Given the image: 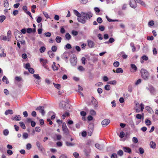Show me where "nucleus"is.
<instances>
[{"instance_id": "obj_1", "label": "nucleus", "mask_w": 158, "mask_h": 158, "mask_svg": "<svg viewBox=\"0 0 158 158\" xmlns=\"http://www.w3.org/2000/svg\"><path fill=\"white\" fill-rule=\"evenodd\" d=\"M140 73L142 77L144 80H147L148 79L149 74L146 70L142 69L140 70Z\"/></svg>"}, {"instance_id": "obj_2", "label": "nucleus", "mask_w": 158, "mask_h": 158, "mask_svg": "<svg viewBox=\"0 0 158 158\" xmlns=\"http://www.w3.org/2000/svg\"><path fill=\"white\" fill-rule=\"evenodd\" d=\"M15 37L18 41H20V40H22L23 36L22 33L18 30H16L15 32Z\"/></svg>"}, {"instance_id": "obj_3", "label": "nucleus", "mask_w": 158, "mask_h": 158, "mask_svg": "<svg viewBox=\"0 0 158 158\" xmlns=\"http://www.w3.org/2000/svg\"><path fill=\"white\" fill-rule=\"evenodd\" d=\"M94 125L93 123H90L88 126V134L89 136L91 135L94 131Z\"/></svg>"}, {"instance_id": "obj_4", "label": "nucleus", "mask_w": 158, "mask_h": 158, "mask_svg": "<svg viewBox=\"0 0 158 158\" xmlns=\"http://www.w3.org/2000/svg\"><path fill=\"white\" fill-rule=\"evenodd\" d=\"M81 15L83 18L85 19H90L92 17L93 15L92 13L89 12L87 13L82 12Z\"/></svg>"}, {"instance_id": "obj_5", "label": "nucleus", "mask_w": 158, "mask_h": 158, "mask_svg": "<svg viewBox=\"0 0 158 158\" xmlns=\"http://www.w3.org/2000/svg\"><path fill=\"white\" fill-rule=\"evenodd\" d=\"M62 128L64 134L66 135L69 134V130L65 123H63Z\"/></svg>"}, {"instance_id": "obj_6", "label": "nucleus", "mask_w": 158, "mask_h": 158, "mask_svg": "<svg viewBox=\"0 0 158 158\" xmlns=\"http://www.w3.org/2000/svg\"><path fill=\"white\" fill-rule=\"evenodd\" d=\"M36 110H38L40 112L43 116L44 115L45 113L44 111V107L42 106H39L36 108Z\"/></svg>"}, {"instance_id": "obj_7", "label": "nucleus", "mask_w": 158, "mask_h": 158, "mask_svg": "<svg viewBox=\"0 0 158 158\" xmlns=\"http://www.w3.org/2000/svg\"><path fill=\"white\" fill-rule=\"evenodd\" d=\"M146 89L149 91L150 93L154 94L155 92V89L154 88L152 85H149L148 87H146Z\"/></svg>"}, {"instance_id": "obj_8", "label": "nucleus", "mask_w": 158, "mask_h": 158, "mask_svg": "<svg viewBox=\"0 0 158 158\" xmlns=\"http://www.w3.org/2000/svg\"><path fill=\"white\" fill-rule=\"evenodd\" d=\"M91 100L92 104L94 106V107L96 108L98 106V102L93 97H91Z\"/></svg>"}, {"instance_id": "obj_9", "label": "nucleus", "mask_w": 158, "mask_h": 158, "mask_svg": "<svg viewBox=\"0 0 158 158\" xmlns=\"http://www.w3.org/2000/svg\"><path fill=\"white\" fill-rule=\"evenodd\" d=\"M136 0H130V5L131 7L133 8H135L137 7Z\"/></svg>"}, {"instance_id": "obj_10", "label": "nucleus", "mask_w": 158, "mask_h": 158, "mask_svg": "<svg viewBox=\"0 0 158 158\" xmlns=\"http://www.w3.org/2000/svg\"><path fill=\"white\" fill-rule=\"evenodd\" d=\"M110 121L108 119H105L103 120L101 123L103 127H105L107 126L110 123Z\"/></svg>"}, {"instance_id": "obj_11", "label": "nucleus", "mask_w": 158, "mask_h": 158, "mask_svg": "<svg viewBox=\"0 0 158 158\" xmlns=\"http://www.w3.org/2000/svg\"><path fill=\"white\" fill-rule=\"evenodd\" d=\"M87 42L88 43V46L89 48H93L94 47L95 44L93 41L90 40H87Z\"/></svg>"}, {"instance_id": "obj_12", "label": "nucleus", "mask_w": 158, "mask_h": 158, "mask_svg": "<svg viewBox=\"0 0 158 158\" xmlns=\"http://www.w3.org/2000/svg\"><path fill=\"white\" fill-rule=\"evenodd\" d=\"M70 62L72 66H75L76 64L77 60V58L75 57L70 58Z\"/></svg>"}, {"instance_id": "obj_13", "label": "nucleus", "mask_w": 158, "mask_h": 158, "mask_svg": "<svg viewBox=\"0 0 158 158\" xmlns=\"http://www.w3.org/2000/svg\"><path fill=\"white\" fill-rule=\"evenodd\" d=\"M131 69H130V71L132 73H135L137 71V68L136 66L133 64H131Z\"/></svg>"}, {"instance_id": "obj_14", "label": "nucleus", "mask_w": 158, "mask_h": 158, "mask_svg": "<svg viewBox=\"0 0 158 158\" xmlns=\"http://www.w3.org/2000/svg\"><path fill=\"white\" fill-rule=\"evenodd\" d=\"M67 104V103H66L65 102L62 101L61 102L60 104V107L61 108L65 109V106H66Z\"/></svg>"}, {"instance_id": "obj_15", "label": "nucleus", "mask_w": 158, "mask_h": 158, "mask_svg": "<svg viewBox=\"0 0 158 158\" xmlns=\"http://www.w3.org/2000/svg\"><path fill=\"white\" fill-rule=\"evenodd\" d=\"M12 120L15 121H19L21 120V118L19 115H17L15 117H13L11 118Z\"/></svg>"}, {"instance_id": "obj_16", "label": "nucleus", "mask_w": 158, "mask_h": 158, "mask_svg": "<svg viewBox=\"0 0 158 158\" xmlns=\"http://www.w3.org/2000/svg\"><path fill=\"white\" fill-rule=\"evenodd\" d=\"M123 149L124 151V152H126L131 153V149L128 147H123Z\"/></svg>"}, {"instance_id": "obj_17", "label": "nucleus", "mask_w": 158, "mask_h": 158, "mask_svg": "<svg viewBox=\"0 0 158 158\" xmlns=\"http://www.w3.org/2000/svg\"><path fill=\"white\" fill-rule=\"evenodd\" d=\"M78 21L82 23H85V20L84 19L83 17L82 16V17H78L77 18Z\"/></svg>"}, {"instance_id": "obj_18", "label": "nucleus", "mask_w": 158, "mask_h": 158, "mask_svg": "<svg viewBox=\"0 0 158 158\" xmlns=\"http://www.w3.org/2000/svg\"><path fill=\"white\" fill-rule=\"evenodd\" d=\"M67 54L68 53L67 52H65L61 56V58L65 60L66 61L68 59Z\"/></svg>"}, {"instance_id": "obj_19", "label": "nucleus", "mask_w": 158, "mask_h": 158, "mask_svg": "<svg viewBox=\"0 0 158 158\" xmlns=\"http://www.w3.org/2000/svg\"><path fill=\"white\" fill-rule=\"evenodd\" d=\"M136 2L137 3L140 4L143 6L144 7H146V5L144 2L142 1L141 0H136Z\"/></svg>"}, {"instance_id": "obj_20", "label": "nucleus", "mask_w": 158, "mask_h": 158, "mask_svg": "<svg viewBox=\"0 0 158 158\" xmlns=\"http://www.w3.org/2000/svg\"><path fill=\"white\" fill-rule=\"evenodd\" d=\"M95 146L99 150H102L103 148V145H101L99 143H96L95 144Z\"/></svg>"}, {"instance_id": "obj_21", "label": "nucleus", "mask_w": 158, "mask_h": 158, "mask_svg": "<svg viewBox=\"0 0 158 158\" xmlns=\"http://www.w3.org/2000/svg\"><path fill=\"white\" fill-rule=\"evenodd\" d=\"M52 52H53L51 51H49L48 52V53L49 55V57L51 58H53L55 56L54 53Z\"/></svg>"}, {"instance_id": "obj_22", "label": "nucleus", "mask_w": 158, "mask_h": 158, "mask_svg": "<svg viewBox=\"0 0 158 158\" xmlns=\"http://www.w3.org/2000/svg\"><path fill=\"white\" fill-rule=\"evenodd\" d=\"M65 143L66 146L68 147L73 146L75 145L74 143L69 142L68 141L65 142Z\"/></svg>"}, {"instance_id": "obj_23", "label": "nucleus", "mask_w": 158, "mask_h": 158, "mask_svg": "<svg viewBox=\"0 0 158 158\" xmlns=\"http://www.w3.org/2000/svg\"><path fill=\"white\" fill-rule=\"evenodd\" d=\"M13 113V110H6L5 113V114L6 115H7L8 114H12Z\"/></svg>"}, {"instance_id": "obj_24", "label": "nucleus", "mask_w": 158, "mask_h": 158, "mask_svg": "<svg viewBox=\"0 0 158 158\" xmlns=\"http://www.w3.org/2000/svg\"><path fill=\"white\" fill-rule=\"evenodd\" d=\"M150 147L152 148L155 149L156 148V144L153 141H151L150 142Z\"/></svg>"}, {"instance_id": "obj_25", "label": "nucleus", "mask_w": 158, "mask_h": 158, "mask_svg": "<svg viewBox=\"0 0 158 158\" xmlns=\"http://www.w3.org/2000/svg\"><path fill=\"white\" fill-rule=\"evenodd\" d=\"M52 68L54 71L57 70L58 69V67L56 66V63L54 62H53V64L52 65Z\"/></svg>"}, {"instance_id": "obj_26", "label": "nucleus", "mask_w": 158, "mask_h": 158, "mask_svg": "<svg viewBox=\"0 0 158 158\" xmlns=\"http://www.w3.org/2000/svg\"><path fill=\"white\" fill-rule=\"evenodd\" d=\"M123 72V69L120 68H117L116 70V72L117 73H122Z\"/></svg>"}, {"instance_id": "obj_27", "label": "nucleus", "mask_w": 158, "mask_h": 158, "mask_svg": "<svg viewBox=\"0 0 158 158\" xmlns=\"http://www.w3.org/2000/svg\"><path fill=\"white\" fill-rule=\"evenodd\" d=\"M15 80L18 82L23 81V79L20 77L16 76L15 78Z\"/></svg>"}, {"instance_id": "obj_28", "label": "nucleus", "mask_w": 158, "mask_h": 158, "mask_svg": "<svg viewBox=\"0 0 158 158\" xmlns=\"http://www.w3.org/2000/svg\"><path fill=\"white\" fill-rule=\"evenodd\" d=\"M62 38L60 36H57L56 38V41L57 43H60L61 42Z\"/></svg>"}, {"instance_id": "obj_29", "label": "nucleus", "mask_w": 158, "mask_h": 158, "mask_svg": "<svg viewBox=\"0 0 158 158\" xmlns=\"http://www.w3.org/2000/svg\"><path fill=\"white\" fill-rule=\"evenodd\" d=\"M4 5L5 7H8L9 6V2L8 0H5L4 1Z\"/></svg>"}, {"instance_id": "obj_30", "label": "nucleus", "mask_w": 158, "mask_h": 158, "mask_svg": "<svg viewBox=\"0 0 158 158\" xmlns=\"http://www.w3.org/2000/svg\"><path fill=\"white\" fill-rule=\"evenodd\" d=\"M143 117V114H137L136 115V118L138 119H141Z\"/></svg>"}, {"instance_id": "obj_31", "label": "nucleus", "mask_w": 158, "mask_h": 158, "mask_svg": "<svg viewBox=\"0 0 158 158\" xmlns=\"http://www.w3.org/2000/svg\"><path fill=\"white\" fill-rule=\"evenodd\" d=\"M117 83V82L115 80H113L109 81L107 82V83L109 84L115 85Z\"/></svg>"}, {"instance_id": "obj_32", "label": "nucleus", "mask_w": 158, "mask_h": 158, "mask_svg": "<svg viewBox=\"0 0 158 158\" xmlns=\"http://www.w3.org/2000/svg\"><path fill=\"white\" fill-rule=\"evenodd\" d=\"M122 55V56L123 59H126L127 57V55L125 54V53L123 52H121Z\"/></svg>"}, {"instance_id": "obj_33", "label": "nucleus", "mask_w": 158, "mask_h": 158, "mask_svg": "<svg viewBox=\"0 0 158 158\" xmlns=\"http://www.w3.org/2000/svg\"><path fill=\"white\" fill-rule=\"evenodd\" d=\"M19 124L21 127L23 129H26V127L24 123L22 122H19Z\"/></svg>"}, {"instance_id": "obj_34", "label": "nucleus", "mask_w": 158, "mask_h": 158, "mask_svg": "<svg viewBox=\"0 0 158 158\" xmlns=\"http://www.w3.org/2000/svg\"><path fill=\"white\" fill-rule=\"evenodd\" d=\"M2 81L3 82H5L6 84H8L9 83V81L8 80V79L6 76H4Z\"/></svg>"}, {"instance_id": "obj_35", "label": "nucleus", "mask_w": 158, "mask_h": 158, "mask_svg": "<svg viewBox=\"0 0 158 158\" xmlns=\"http://www.w3.org/2000/svg\"><path fill=\"white\" fill-rule=\"evenodd\" d=\"M130 46L132 48V51L133 52H134L135 50V48L134 46V44L133 43H130Z\"/></svg>"}, {"instance_id": "obj_36", "label": "nucleus", "mask_w": 158, "mask_h": 158, "mask_svg": "<svg viewBox=\"0 0 158 158\" xmlns=\"http://www.w3.org/2000/svg\"><path fill=\"white\" fill-rule=\"evenodd\" d=\"M6 17L4 15H2L0 16V22L2 23L6 19Z\"/></svg>"}, {"instance_id": "obj_37", "label": "nucleus", "mask_w": 158, "mask_h": 158, "mask_svg": "<svg viewBox=\"0 0 158 158\" xmlns=\"http://www.w3.org/2000/svg\"><path fill=\"white\" fill-rule=\"evenodd\" d=\"M65 38L67 40H69L71 39V36L69 33H67L65 35Z\"/></svg>"}, {"instance_id": "obj_38", "label": "nucleus", "mask_w": 158, "mask_h": 158, "mask_svg": "<svg viewBox=\"0 0 158 158\" xmlns=\"http://www.w3.org/2000/svg\"><path fill=\"white\" fill-rule=\"evenodd\" d=\"M145 123L147 125L149 126L151 124L152 122L150 120L147 119L145 120Z\"/></svg>"}, {"instance_id": "obj_39", "label": "nucleus", "mask_w": 158, "mask_h": 158, "mask_svg": "<svg viewBox=\"0 0 158 158\" xmlns=\"http://www.w3.org/2000/svg\"><path fill=\"white\" fill-rule=\"evenodd\" d=\"M73 11L74 14L78 17H80L81 16V15L80 14L77 10H74Z\"/></svg>"}, {"instance_id": "obj_40", "label": "nucleus", "mask_w": 158, "mask_h": 158, "mask_svg": "<svg viewBox=\"0 0 158 158\" xmlns=\"http://www.w3.org/2000/svg\"><path fill=\"white\" fill-rule=\"evenodd\" d=\"M106 18L107 19V20L110 22L118 21V20L117 19L112 20L109 18L107 16H106Z\"/></svg>"}, {"instance_id": "obj_41", "label": "nucleus", "mask_w": 158, "mask_h": 158, "mask_svg": "<svg viewBox=\"0 0 158 158\" xmlns=\"http://www.w3.org/2000/svg\"><path fill=\"white\" fill-rule=\"evenodd\" d=\"M46 48L44 47H41L40 49V51L41 53H42L44 52Z\"/></svg>"}, {"instance_id": "obj_42", "label": "nucleus", "mask_w": 158, "mask_h": 158, "mask_svg": "<svg viewBox=\"0 0 158 158\" xmlns=\"http://www.w3.org/2000/svg\"><path fill=\"white\" fill-rule=\"evenodd\" d=\"M52 51L53 52H56L57 50V48L56 46H53L51 48Z\"/></svg>"}, {"instance_id": "obj_43", "label": "nucleus", "mask_w": 158, "mask_h": 158, "mask_svg": "<svg viewBox=\"0 0 158 158\" xmlns=\"http://www.w3.org/2000/svg\"><path fill=\"white\" fill-rule=\"evenodd\" d=\"M71 34L74 36H76L78 34V32L77 31L73 30L72 31Z\"/></svg>"}, {"instance_id": "obj_44", "label": "nucleus", "mask_w": 158, "mask_h": 158, "mask_svg": "<svg viewBox=\"0 0 158 158\" xmlns=\"http://www.w3.org/2000/svg\"><path fill=\"white\" fill-rule=\"evenodd\" d=\"M28 135L27 133L26 132L23 133V139H27L28 138Z\"/></svg>"}, {"instance_id": "obj_45", "label": "nucleus", "mask_w": 158, "mask_h": 158, "mask_svg": "<svg viewBox=\"0 0 158 158\" xmlns=\"http://www.w3.org/2000/svg\"><path fill=\"white\" fill-rule=\"evenodd\" d=\"M119 63L118 61L114 62L113 63V65L115 67H117L119 66Z\"/></svg>"}, {"instance_id": "obj_46", "label": "nucleus", "mask_w": 158, "mask_h": 158, "mask_svg": "<svg viewBox=\"0 0 158 158\" xmlns=\"http://www.w3.org/2000/svg\"><path fill=\"white\" fill-rule=\"evenodd\" d=\"M36 145L39 149L40 148H41L42 147H43L41 145V143L39 141H37L36 142Z\"/></svg>"}, {"instance_id": "obj_47", "label": "nucleus", "mask_w": 158, "mask_h": 158, "mask_svg": "<svg viewBox=\"0 0 158 158\" xmlns=\"http://www.w3.org/2000/svg\"><path fill=\"white\" fill-rule=\"evenodd\" d=\"M29 72L33 74L34 73L35 71L32 68H30L28 69Z\"/></svg>"}, {"instance_id": "obj_48", "label": "nucleus", "mask_w": 158, "mask_h": 158, "mask_svg": "<svg viewBox=\"0 0 158 158\" xmlns=\"http://www.w3.org/2000/svg\"><path fill=\"white\" fill-rule=\"evenodd\" d=\"M72 48V47L70 44H67L65 46L64 49H70Z\"/></svg>"}, {"instance_id": "obj_49", "label": "nucleus", "mask_w": 158, "mask_h": 158, "mask_svg": "<svg viewBox=\"0 0 158 158\" xmlns=\"http://www.w3.org/2000/svg\"><path fill=\"white\" fill-rule=\"evenodd\" d=\"M133 142L134 143H137L138 142L137 138L136 137H134L132 139Z\"/></svg>"}, {"instance_id": "obj_50", "label": "nucleus", "mask_w": 158, "mask_h": 158, "mask_svg": "<svg viewBox=\"0 0 158 158\" xmlns=\"http://www.w3.org/2000/svg\"><path fill=\"white\" fill-rule=\"evenodd\" d=\"M3 134L6 136L7 135L9 134V131L7 129H5L3 131Z\"/></svg>"}, {"instance_id": "obj_51", "label": "nucleus", "mask_w": 158, "mask_h": 158, "mask_svg": "<svg viewBox=\"0 0 158 158\" xmlns=\"http://www.w3.org/2000/svg\"><path fill=\"white\" fill-rule=\"evenodd\" d=\"M97 22L99 23H101L102 22V20L101 17H98L97 19Z\"/></svg>"}, {"instance_id": "obj_52", "label": "nucleus", "mask_w": 158, "mask_h": 158, "mask_svg": "<svg viewBox=\"0 0 158 158\" xmlns=\"http://www.w3.org/2000/svg\"><path fill=\"white\" fill-rule=\"evenodd\" d=\"M110 86L109 85H106L105 86V89L108 91L110 89Z\"/></svg>"}, {"instance_id": "obj_53", "label": "nucleus", "mask_w": 158, "mask_h": 158, "mask_svg": "<svg viewBox=\"0 0 158 158\" xmlns=\"http://www.w3.org/2000/svg\"><path fill=\"white\" fill-rule=\"evenodd\" d=\"M2 54H0V57H5L6 56V55L5 53H4V50L3 49H2Z\"/></svg>"}, {"instance_id": "obj_54", "label": "nucleus", "mask_w": 158, "mask_h": 158, "mask_svg": "<svg viewBox=\"0 0 158 158\" xmlns=\"http://www.w3.org/2000/svg\"><path fill=\"white\" fill-rule=\"evenodd\" d=\"M31 144L30 143H27L26 145V148L27 150H29L31 148Z\"/></svg>"}, {"instance_id": "obj_55", "label": "nucleus", "mask_w": 158, "mask_h": 158, "mask_svg": "<svg viewBox=\"0 0 158 158\" xmlns=\"http://www.w3.org/2000/svg\"><path fill=\"white\" fill-rule=\"evenodd\" d=\"M139 153L141 154H142L143 153L144 151L143 148H139Z\"/></svg>"}, {"instance_id": "obj_56", "label": "nucleus", "mask_w": 158, "mask_h": 158, "mask_svg": "<svg viewBox=\"0 0 158 158\" xmlns=\"http://www.w3.org/2000/svg\"><path fill=\"white\" fill-rule=\"evenodd\" d=\"M32 31V29L30 28H27V32L28 33H31Z\"/></svg>"}, {"instance_id": "obj_57", "label": "nucleus", "mask_w": 158, "mask_h": 158, "mask_svg": "<svg viewBox=\"0 0 158 158\" xmlns=\"http://www.w3.org/2000/svg\"><path fill=\"white\" fill-rule=\"evenodd\" d=\"M90 114L93 115H95L96 114V112L94 110H92L90 111Z\"/></svg>"}, {"instance_id": "obj_58", "label": "nucleus", "mask_w": 158, "mask_h": 158, "mask_svg": "<svg viewBox=\"0 0 158 158\" xmlns=\"http://www.w3.org/2000/svg\"><path fill=\"white\" fill-rule=\"evenodd\" d=\"M53 84L54 85L55 87L58 89H59L60 88V84H56L55 83H53Z\"/></svg>"}, {"instance_id": "obj_59", "label": "nucleus", "mask_w": 158, "mask_h": 158, "mask_svg": "<svg viewBox=\"0 0 158 158\" xmlns=\"http://www.w3.org/2000/svg\"><path fill=\"white\" fill-rule=\"evenodd\" d=\"M85 154L86 156H88L90 152V150H89L88 151H87L86 150H85L84 151Z\"/></svg>"}, {"instance_id": "obj_60", "label": "nucleus", "mask_w": 158, "mask_h": 158, "mask_svg": "<svg viewBox=\"0 0 158 158\" xmlns=\"http://www.w3.org/2000/svg\"><path fill=\"white\" fill-rule=\"evenodd\" d=\"M154 25V22L153 20L149 21L148 23V25L149 26H153Z\"/></svg>"}, {"instance_id": "obj_61", "label": "nucleus", "mask_w": 158, "mask_h": 158, "mask_svg": "<svg viewBox=\"0 0 158 158\" xmlns=\"http://www.w3.org/2000/svg\"><path fill=\"white\" fill-rule=\"evenodd\" d=\"M33 76L35 78L38 80H40V77L38 74H34Z\"/></svg>"}, {"instance_id": "obj_62", "label": "nucleus", "mask_w": 158, "mask_h": 158, "mask_svg": "<svg viewBox=\"0 0 158 158\" xmlns=\"http://www.w3.org/2000/svg\"><path fill=\"white\" fill-rule=\"evenodd\" d=\"M154 10L155 13L157 16L158 17V6L155 7Z\"/></svg>"}, {"instance_id": "obj_63", "label": "nucleus", "mask_w": 158, "mask_h": 158, "mask_svg": "<svg viewBox=\"0 0 158 158\" xmlns=\"http://www.w3.org/2000/svg\"><path fill=\"white\" fill-rule=\"evenodd\" d=\"M125 135V134L124 132L123 131H121L120 132V134H119V137L122 138H123Z\"/></svg>"}, {"instance_id": "obj_64", "label": "nucleus", "mask_w": 158, "mask_h": 158, "mask_svg": "<svg viewBox=\"0 0 158 158\" xmlns=\"http://www.w3.org/2000/svg\"><path fill=\"white\" fill-rule=\"evenodd\" d=\"M73 155L75 158H78L79 156V154L76 152H74L73 153Z\"/></svg>"}]
</instances>
